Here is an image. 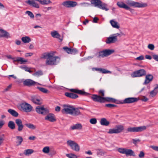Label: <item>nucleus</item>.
I'll return each mask as SVG.
<instances>
[{
  "label": "nucleus",
  "mask_w": 158,
  "mask_h": 158,
  "mask_svg": "<svg viewBox=\"0 0 158 158\" xmlns=\"http://www.w3.org/2000/svg\"><path fill=\"white\" fill-rule=\"evenodd\" d=\"M50 155H54L56 153V152L55 150L51 149L50 151Z\"/></svg>",
  "instance_id": "052dcab7"
},
{
  "label": "nucleus",
  "mask_w": 158,
  "mask_h": 158,
  "mask_svg": "<svg viewBox=\"0 0 158 158\" xmlns=\"http://www.w3.org/2000/svg\"><path fill=\"white\" fill-rule=\"evenodd\" d=\"M16 137L18 140V141L17 142V143H18V145H20L23 141L22 137L20 136H17Z\"/></svg>",
  "instance_id": "37998d69"
},
{
  "label": "nucleus",
  "mask_w": 158,
  "mask_h": 158,
  "mask_svg": "<svg viewBox=\"0 0 158 158\" xmlns=\"http://www.w3.org/2000/svg\"><path fill=\"white\" fill-rule=\"evenodd\" d=\"M64 95L68 97L73 99L77 98L78 97L77 95L71 93L66 92Z\"/></svg>",
  "instance_id": "a878e982"
},
{
  "label": "nucleus",
  "mask_w": 158,
  "mask_h": 158,
  "mask_svg": "<svg viewBox=\"0 0 158 158\" xmlns=\"http://www.w3.org/2000/svg\"><path fill=\"white\" fill-rule=\"evenodd\" d=\"M140 99L139 98H128L124 99L123 102L119 101V102H117V104H124L126 103H131L137 102Z\"/></svg>",
  "instance_id": "9d476101"
},
{
  "label": "nucleus",
  "mask_w": 158,
  "mask_h": 158,
  "mask_svg": "<svg viewBox=\"0 0 158 158\" xmlns=\"http://www.w3.org/2000/svg\"><path fill=\"white\" fill-rule=\"evenodd\" d=\"M126 3L129 6L135 7L142 8L146 7L147 6V4L146 3H139L130 0H127Z\"/></svg>",
  "instance_id": "20e7f679"
},
{
  "label": "nucleus",
  "mask_w": 158,
  "mask_h": 158,
  "mask_svg": "<svg viewBox=\"0 0 158 158\" xmlns=\"http://www.w3.org/2000/svg\"><path fill=\"white\" fill-rule=\"evenodd\" d=\"M23 83L24 85L25 86L30 87L35 85L37 83V82L33 81L31 79H27L23 81ZM37 84L40 85V84L38 83H37Z\"/></svg>",
  "instance_id": "f3484780"
},
{
  "label": "nucleus",
  "mask_w": 158,
  "mask_h": 158,
  "mask_svg": "<svg viewBox=\"0 0 158 158\" xmlns=\"http://www.w3.org/2000/svg\"><path fill=\"white\" fill-rule=\"evenodd\" d=\"M19 67L20 68L26 71H27L29 69V68L25 66H21Z\"/></svg>",
  "instance_id": "bf43d9fd"
},
{
  "label": "nucleus",
  "mask_w": 158,
  "mask_h": 158,
  "mask_svg": "<svg viewBox=\"0 0 158 158\" xmlns=\"http://www.w3.org/2000/svg\"><path fill=\"white\" fill-rule=\"evenodd\" d=\"M98 95L101 97H104L105 96V91L104 90H100L98 91Z\"/></svg>",
  "instance_id": "864d4df0"
},
{
  "label": "nucleus",
  "mask_w": 158,
  "mask_h": 158,
  "mask_svg": "<svg viewBox=\"0 0 158 158\" xmlns=\"http://www.w3.org/2000/svg\"><path fill=\"white\" fill-rule=\"evenodd\" d=\"M63 49L68 54L70 53L71 51V48H68L67 47H65L63 48Z\"/></svg>",
  "instance_id": "603ef678"
},
{
  "label": "nucleus",
  "mask_w": 158,
  "mask_h": 158,
  "mask_svg": "<svg viewBox=\"0 0 158 158\" xmlns=\"http://www.w3.org/2000/svg\"><path fill=\"white\" fill-rule=\"evenodd\" d=\"M132 143L133 144H134L135 145H136L137 143L139 142H140V139H132Z\"/></svg>",
  "instance_id": "4d7b16f0"
},
{
  "label": "nucleus",
  "mask_w": 158,
  "mask_h": 158,
  "mask_svg": "<svg viewBox=\"0 0 158 158\" xmlns=\"http://www.w3.org/2000/svg\"><path fill=\"white\" fill-rule=\"evenodd\" d=\"M77 94L82 95H88L89 94L85 92L84 91H82V90L78 89L77 92Z\"/></svg>",
  "instance_id": "79ce46f5"
},
{
  "label": "nucleus",
  "mask_w": 158,
  "mask_h": 158,
  "mask_svg": "<svg viewBox=\"0 0 158 158\" xmlns=\"http://www.w3.org/2000/svg\"><path fill=\"white\" fill-rule=\"evenodd\" d=\"M5 123V121L3 120H0V129L2 127Z\"/></svg>",
  "instance_id": "e2e57ef3"
},
{
  "label": "nucleus",
  "mask_w": 158,
  "mask_h": 158,
  "mask_svg": "<svg viewBox=\"0 0 158 158\" xmlns=\"http://www.w3.org/2000/svg\"><path fill=\"white\" fill-rule=\"evenodd\" d=\"M117 5L119 7L123 8L125 9L126 10H129L130 11L131 13H133L134 12V9L130 8L129 6L124 3L123 2H118L117 3Z\"/></svg>",
  "instance_id": "dca6fc26"
},
{
  "label": "nucleus",
  "mask_w": 158,
  "mask_h": 158,
  "mask_svg": "<svg viewBox=\"0 0 158 158\" xmlns=\"http://www.w3.org/2000/svg\"><path fill=\"white\" fill-rule=\"evenodd\" d=\"M42 151L43 152L45 153H48L50 152V150L49 147H45L43 149Z\"/></svg>",
  "instance_id": "c03bdc74"
},
{
  "label": "nucleus",
  "mask_w": 158,
  "mask_h": 158,
  "mask_svg": "<svg viewBox=\"0 0 158 158\" xmlns=\"http://www.w3.org/2000/svg\"><path fill=\"white\" fill-rule=\"evenodd\" d=\"M82 125L80 123H77L71 127V128L73 130L75 129L81 130L82 129Z\"/></svg>",
  "instance_id": "2f4dec72"
},
{
  "label": "nucleus",
  "mask_w": 158,
  "mask_h": 158,
  "mask_svg": "<svg viewBox=\"0 0 158 158\" xmlns=\"http://www.w3.org/2000/svg\"><path fill=\"white\" fill-rule=\"evenodd\" d=\"M90 122L92 124H95L97 122V119L95 118H91L90 120Z\"/></svg>",
  "instance_id": "6e6d98bb"
},
{
  "label": "nucleus",
  "mask_w": 158,
  "mask_h": 158,
  "mask_svg": "<svg viewBox=\"0 0 158 158\" xmlns=\"http://www.w3.org/2000/svg\"><path fill=\"white\" fill-rule=\"evenodd\" d=\"M146 127L145 126L139 127H129L127 129L126 133L128 132H141L146 130Z\"/></svg>",
  "instance_id": "423d86ee"
},
{
  "label": "nucleus",
  "mask_w": 158,
  "mask_h": 158,
  "mask_svg": "<svg viewBox=\"0 0 158 158\" xmlns=\"http://www.w3.org/2000/svg\"><path fill=\"white\" fill-rule=\"evenodd\" d=\"M108 133L109 134H118L116 129H110L108 132Z\"/></svg>",
  "instance_id": "09e8293b"
},
{
  "label": "nucleus",
  "mask_w": 158,
  "mask_h": 158,
  "mask_svg": "<svg viewBox=\"0 0 158 158\" xmlns=\"http://www.w3.org/2000/svg\"><path fill=\"white\" fill-rule=\"evenodd\" d=\"M13 60V62L15 64H17L15 63L16 62H18L21 64H26L27 62V60L21 57H18L15 58H11Z\"/></svg>",
  "instance_id": "4468645a"
},
{
  "label": "nucleus",
  "mask_w": 158,
  "mask_h": 158,
  "mask_svg": "<svg viewBox=\"0 0 158 158\" xmlns=\"http://www.w3.org/2000/svg\"><path fill=\"white\" fill-rule=\"evenodd\" d=\"M8 126L11 129L13 130L15 128V124L13 121H10L8 123Z\"/></svg>",
  "instance_id": "e433bc0d"
},
{
  "label": "nucleus",
  "mask_w": 158,
  "mask_h": 158,
  "mask_svg": "<svg viewBox=\"0 0 158 158\" xmlns=\"http://www.w3.org/2000/svg\"><path fill=\"white\" fill-rule=\"evenodd\" d=\"M136 59L138 60H142L144 59V56L143 55H141L137 57Z\"/></svg>",
  "instance_id": "338daca9"
},
{
  "label": "nucleus",
  "mask_w": 158,
  "mask_h": 158,
  "mask_svg": "<svg viewBox=\"0 0 158 158\" xmlns=\"http://www.w3.org/2000/svg\"><path fill=\"white\" fill-rule=\"evenodd\" d=\"M94 69L96 71H98L99 73H111V72L107 70H106L102 68H95Z\"/></svg>",
  "instance_id": "cd10ccee"
},
{
  "label": "nucleus",
  "mask_w": 158,
  "mask_h": 158,
  "mask_svg": "<svg viewBox=\"0 0 158 158\" xmlns=\"http://www.w3.org/2000/svg\"><path fill=\"white\" fill-rule=\"evenodd\" d=\"M64 108L62 110L63 113L69 114L71 115L73 107L72 106L67 105H64Z\"/></svg>",
  "instance_id": "9b49d317"
},
{
  "label": "nucleus",
  "mask_w": 158,
  "mask_h": 158,
  "mask_svg": "<svg viewBox=\"0 0 158 158\" xmlns=\"http://www.w3.org/2000/svg\"><path fill=\"white\" fill-rule=\"evenodd\" d=\"M156 86L154 88V89L150 92V95L152 97L155 96L158 93V85H156Z\"/></svg>",
  "instance_id": "c756f323"
},
{
  "label": "nucleus",
  "mask_w": 158,
  "mask_h": 158,
  "mask_svg": "<svg viewBox=\"0 0 158 158\" xmlns=\"http://www.w3.org/2000/svg\"><path fill=\"white\" fill-rule=\"evenodd\" d=\"M82 114V113L77 108L73 107L71 115L74 116H77Z\"/></svg>",
  "instance_id": "b1692460"
},
{
  "label": "nucleus",
  "mask_w": 158,
  "mask_h": 158,
  "mask_svg": "<svg viewBox=\"0 0 158 158\" xmlns=\"http://www.w3.org/2000/svg\"><path fill=\"white\" fill-rule=\"evenodd\" d=\"M31 101L37 105H41L42 102L40 99L36 96H32L31 97Z\"/></svg>",
  "instance_id": "bb28decb"
},
{
  "label": "nucleus",
  "mask_w": 158,
  "mask_h": 158,
  "mask_svg": "<svg viewBox=\"0 0 158 158\" xmlns=\"http://www.w3.org/2000/svg\"><path fill=\"white\" fill-rule=\"evenodd\" d=\"M90 2L91 4L95 7H97L106 11L109 10V9L106 7L107 5L105 3H102L100 0H91Z\"/></svg>",
  "instance_id": "f03ea898"
},
{
  "label": "nucleus",
  "mask_w": 158,
  "mask_h": 158,
  "mask_svg": "<svg viewBox=\"0 0 158 158\" xmlns=\"http://www.w3.org/2000/svg\"><path fill=\"white\" fill-rule=\"evenodd\" d=\"M33 75L39 76L43 75V73L42 70H39L35 72Z\"/></svg>",
  "instance_id": "de8ad7c7"
},
{
  "label": "nucleus",
  "mask_w": 158,
  "mask_h": 158,
  "mask_svg": "<svg viewBox=\"0 0 158 158\" xmlns=\"http://www.w3.org/2000/svg\"><path fill=\"white\" fill-rule=\"evenodd\" d=\"M36 88L40 91L43 93L45 94H48L49 93V92L48 90L45 88L41 87L39 86H37Z\"/></svg>",
  "instance_id": "58836bf2"
},
{
  "label": "nucleus",
  "mask_w": 158,
  "mask_h": 158,
  "mask_svg": "<svg viewBox=\"0 0 158 158\" xmlns=\"http://www.w3.org/2000/svg\"><path fill=\"white\" fill-rule=\"evenodd\" d=\"M62 4L66 8H70L76 6L77 5V3L75 1H67L63 2Z\"/></svg>",
  "instance_id": "f8f14e48"
},
{
  "label": "nucleus",
  "mask_w": 158,
  "mask_h": 158,
  "mask_svg": "<svg viewBox=\"0 0 158 158\" xmlns=\"http://www.w3.org/2000/svg\"><path fill=\"white\" fill-rule=\"evenodd\" d=\"M116 130L118 133H120L124 129V126L120 125L116 126Z\"/></svg>",
  "instance_id": "c9c22d12"
},
{
  "label": "nucleus",
  "mask_w": 158,
  "mask_h": 158,
  "mask_svg": "<svg viewBox=\"0 0 158 158\" xmlns=\"http://www.w3.org/2000/svg\"><path fill=\"white\" fill-rule=\"evenodd\" d=\"M105 153V152L103 151L101 149H98L97 152V155L101 156L104 155Z\"/></svg>",
  "instance_id": "49530a36"
},
{
  "label": "nucleus",
  "mask_w": 158,
  "mask_h": 158,
  "mask_svg": "<svg viewBox=\"0 0 158 158\" xmlns=\"http://www.w3.org/2000/svg\"><path fill=\"white\" fill-rule=\"evenodd\" d=\"M26 2L29 5L33 7H34L35 8H39L40 7L38 4L34 1L28 0L26 1Z\"/></svg>",
  "instance_id": "c85d7f7f"
},
{
  "label": "nucleus",
  "mask_w": 158,
  "mask_h": 158,
  "mask_svg": "<svg viewBox=\"0 0 158 158\" xmlns=\"http://www.w3.org/2000/svg\"><path fill=\"white\" fill-rule=\"evenodd\" d=\"M145 76V80L143 83L144 85H146L152 81L153 79V77L152 74H146Z\"/></svg>",
  "instance_id": "aec40b11"
},
{
  "label": "nucleus",
  "mask_w": 158,
  "mask_h": 158,
  "mask_svg": "<svg viewBox=\"0 0 158 158\" xmlns=\"http://www.w3.org/2000/svg\"><path fill=\"white\" fill-rule=\"evenodd\" d=\"M144 153L143 151H141L139 155V156L140 158H142L144 157Z\"/></svg>",
  "instance_id": "680f3d73"
},
{
  "label": "nucleus",
  "mask_w": 158,
  "mask_h": 158,
  "mask_svg": "<svg viewBox=\"0 0 158 158\" xmlns=\"http://www.w3.org/2000/svg\"><path fill=\"white\" fill-rule=\"evenodd\" d=\"M148 48L151 50H153L154 49L155 47L154 45L152 44H149L148 46Z\"/></svg>",
  "instance_id": "13d9d810"
},
{
  "label": "nucleus",
  "mask_w": 158,
  "mask_h": 158,
  "mask_svg": "<svg viewBox=\"0 0 158 158\" xmlns=\"http://www.w3.org/2000/svg\"><path fill=\"white\" fill-rule=\"evenodd\" d=\"M18 108L21 110L26 112H31L32 109V106L29 104L24 102L19 104L18 105Z\"/></svg>",
  "instance_id": "7ed1b4c3"
},
{
  "label": "nucleus",
  "mask_w": 158,
  "mask_h": 158,
  "mask_svg": "<svg viewBox=\"0 0 158 158\" xmlns=\"http://www.w3.org/2000/svg\"><path fill=\"white\" fill-rule=\"evenodd\" d=\"M100 123L102 125L107 126L110 124V122L107 121L105 118H103L101 119L100 121Z\"/></svg>",
  "instance_id": "7c9ffc66"
},
{
  "label": "nucleus",
  "mask_w": 158,
  "mask_h": 158,
  "mask_svg": "<svg viewBox=\"0 0 158 158\" xmlns=\"http://www.w3.org/2000/svg\"><path fill=\"white\" fill-rule=\"evenodd\" d=\"M26 14H27L28 15L31 19H33L34 18V16L32 13L29 11H27L25 12Z\"/></svg>",
  "instance_id": "a18cd8bd"
},
{
  "label": "nucleus",
  "mask_w": 158,
  "mask_h": 158,
  "mask_svg": "<svg viewBox=\"0 0 158 158\" xmlns=\"http://www.w3.org/2000/svg\"><path fill=\"white\" fill-rule=\"evenodd\" d=\"M15 122L18 127V131L19 132L22 131L24 125L23 124L21 120L19 119H16Z\"/></svg>",
  "instance_id": "6ab92c4d"
},
{
  "label": "nucleus",
  "mask_w": 158,
  "mask_h": 158,
  "mask_svg": "<svg viewBox=\"0 0 158 158\" xmlns=\"http://www.w3.org/2000/svg\"><path fill=\"white\" fill-rule=\"evenodd\" d=\"M0 38L8 39L11 38V36L9 32L2 29H0Z\"/></svg>",
  "instance_id": "a211bd4d"
},
{
  "label": "nucleus",
  "mask_w": 158,
  "mask_h": 158,
  "mask_svg": "<svg viewBox=\"0 0 158 158\" xmlns=\"http://www.w3.org/2000/svg\"><path fill=\"white\" fill-rule=\"evenodd\" d=\"M146 74V71L144 69H140L135 71L131 74L132 77H139L145 76Z\"/></svg>",
  "instance_id": "1a4fd4ad"
},
{
  "label": "nucleus",
  "mask_w": 158,
  "mask_h": 158,
  "mask_svg": "<svg viewBox=\"0 0 158 158\" xmlns=\"http://www.w3.org/2000/svg\"><path fill=\"white\" fill-rule=\"evenodd\" d=\"M78 52V51L77 49L75 48H71V51L70 52V54H75Z\"/></svg>",
  "instance_id": "5fc2aeb1"
},
{
  "label": "nucleus",
  "mask_w": 158,
  "mask_h": 158,
  "mask_svg": "<svg viewBox=\"0 0 158 158\" xmlns=\"http://www.w3.org/2000/svg\"><path fill=\"white\" fill-rule=\"evenodd\" d=\"M22 41L24 43H28L31 41V38L28 36L22 37L21 38Z\"/></svg>",
  "instance_id": "4c0bfd02"
},
{
  "label": "nucleus",
  "mask_w": 158,
  "mask_h": 158,
  "mask_svg": "<svg viewBox=\"0 0 158 158\" xmlns=\"http://www.w3.org/2000/svg\"><path fill=\"white\" fill-rule=\"evenodd\" d=\"M123 34L121 32L120 33H116L113 35V36H116V38H117V37L119 36L121 37L123 35Z\"/></svg>",
  "instance_id": "69168bd1"
},
{
  "label": "nucleus",
  "mask_w": 158,
  "mask_h": 158,
  "mask_svg": "<svg viewBox=\"0 0 158 158\" xmlns=\"http://www.w3.org/2000/svg\"><path fill=\"white\" fill-rule=\"evenodd\" d=\"M24 125L28 128L31 130H35L36 128V126L32 123H26L24 124Z\"/></svg>",
  "instance_id": "f704fd0d"
},
{
  "label": "nucleus",
  "mask_w": 158,
  "mask_h": 158,
  "mask_svg": "<svg viewBox=\"0 0 158 158\" xmlns=\"http://www.w3.org/2000/svg\"><path fill=\"white\" fill-rule=\"evenodd\" d=\"M41 58L47 59L45 64L46 65H53L57 64L60 60L58 56H53V54L48 52L42 55Z\"/></svg>",
  "instance_id": "f257e3e1"
},
{
  "label": "nucleus",
  "mask_w": 158,
  "mask_h": 158,
  "mask_svg": "<svg viewBox=\"0 0 158 158\" xmlns=\"http://www.w3.org/2000/svg\"><path fill=\"white\" fill-rule=\"evenodd\" d=\"M103 97H101L100 95L93 94L92 95L91 98L95 102L103 103Z\"/></svg>",
  "instance_id": "2eb2a0df"
},
{
  "label": "nucleus",
  "mask_w": 158,
  "mask_h": 158,
  "mask_svg": "<svg viewBox=\"0 0 158 158\" xmlns=\"http://www.w3.org/2000/svg\"><path fill=\"white\" fill-rule=\"evenodd\" d=\"M105 106L110 108H113L117 107V106L114 104H106L105 105Z\"/></svg>",
  "instance_id": "3c124183"
},
{
  "label": "nucleus",
  "mask_w": 158,
  "mask_h": 158,
  "mask_svg": "<svg viewBox=\"0 0 158 158\" xmlns=\"http://www.w3.org/2000/svg\"><path fill=\"white\" fill-rule=\"evenodd\" d=\"M51 36L53 38H57L60 40V41L61 42L63 40L62 37L56 31H54L51 32Z\"/></svg>",
  "instance_id": "4be33fe9"
},
{
  "label": "nucleus",
  "mask_w": 158,
  "mask_h": 158,
  "mask_svg": "<svg viewBox=\"0 0 158 158\" xmlns=\"http://www.w3.org/2000/svg\"><path fill=\"white\" fill-rule=\"evenodd\" d=\"M118 151L121 153L125 154L126 156H135V155L134 152L131 149L126 148H119L118 149Z\"/></svg>",
  "instance_id": "39448f33"
},
{
  "label": "nucleus",
  "mask_w": 158,
  "mask_h": 158,
  "mask_svg": "<svg viewBox=\"0 0 158 158\" xmlns=\"http://www.w3.org/2000/svg\"><path fill=\"white\" fill-rule=\"evenodd\" d=\"M8 112L11 115L15 117H17L19 115V114L17 112L14 110L9 109L8 110Z\"/></svg>",
  "instance_id": "473e14b6"
},
{
  "label": "nucleus",
  "mask_w": 158,
  "mask_h": 158,
  "mask_svg": "<svg viewBox=\"0 0 158 158\" xmlns=\"http://www.w3.org/2000/svg\"><path fill=\"white\" fill-rule=\"evenodd\" d=\"M34 152V150L31 149H28L25 150L24 152V154L25 155H29Z\"/></svg>",
  "instance_id": "ea45409f"
},
{
  "label": "nucleus",
  "mask_w": 158,
  "mask_h": 158,
  "mask_svg": "<svg viewBox=\"0 0 158 158\" xmlns=\"http://www.w3.org/2000/svg\"><path fill=\"white\" fill-rule=\"evenodd\" d=\"M152 57L154 60L158 61V55H154L152 56Z\"/></svg>",
  "instance_id": "774afa93"
},
{
  "label": "nucleus",
  "mask_w": 158,
  "mask_h": 158,
  "mask_svg": "<svg viewBox=\"0 0 158 158\" xmlns=\"http://www.w3.org/2000/svg\"><path fill=\"white\" fill-rule=\"evenodd\" d=\"M52 3L51 1L50 0H44L41 1L40 3L43 5H48L49 3Z\"/></svg>",
  "instance_id": "a19ab883"
},
{
  "label": "nucleus",
  "mask_w": 158,
  "mask_h": 158,
  "mask_svg": "<svg viewBox=\"0 0 158 158\" xmlns=\"http://www.w3.org/2000/svg\"><path fill=\"white\" fill-rule=\"evenodd\" d=\"M114 52L113 50L105 49L102 51L99 52L98 53V56L97 57L98 58L101 57L103 58L107 56Z\"/></svg>",
  "instance_id": "6e6552de"
},
{
  "label": "nucleus",
  "mask_w": 158,
  "mask_h": 158,
  "mask_svg": "<svg viewBox=\"0 0 158 158\" xmlns=\"http://www.w3.org/2000/svg\"><path fill=\"white\" fill-rule=\"evenodd\" d=\"M35 110L38 113L44 115H46L49 112L48 110L47 109L44 108L43 106H37Z\"/></svg>",
  "instance_id": "ddd939ff"
},
{
  "label": "nucleus",
  "mask_w": 158,
  "mask_h": 158,
  "mask_svg": "<svg viewBox=\"0 0 158 158\" xmlns=\"http://www.w3.org/2000/svg\"><path fill=\"white\" fill-rule=\"evenodd\" d=\"M45 119L46 120L52 122H55L56 120L54 114L52 113H50L48 114V115L45 117Z\"/></svg>",
  "instance_id": "412c9836"
},
{
  "label": "nucleus",
  "mask_w": 158,
  "mask_h": 158,
  "mask_svg": "<svg viewBox=\"0 0 158 158\" xmlns=\"http://www.w3.org/2000/svg\"><path fill=\"white\" fill-rule=\"evenodd\" d=\"M67 144L71 148L75 151L78 152L80 149L79 145L74 141L71 140H68L67 142Z\"/></svg>",
  "instance_id": "0eeeda50"
},
{
  "label": "nucleus",
  "mask_w": 158,
  "mask_h": 158,
  "mask_svg": "<svg viewBox=\"0 0 158 158\" xmlns=\"http://www.w3.org/2000/svg\"><path fill=\"white\" fill-rule=\"evenodd\" d=\"M117 41V39L116 38V36H113L108 38L106 42L107 44H110L111 43H114Z\"/></svg>",
  "instance_id": "393cba45"
},
{
  "label": "nucleus",
  "mask_w": 158,
  "mask_h": 158,
  "mask_svg": "<svg viewBox=\"0 0 158 158\" xmlns=\"http://www.w3.org/2000/svg\"><path fill=\"white\" fill-rule=\"evenodd\" d=\"M66 155L69 158H77V156L73 154H67Z\"/></svg>",
  "instance_id": "8fccbe9b"
},
{
  "label": "nucleus",
  "mask_w": 158,
  "mask_h": 158,
  "mask_svg": "<svg viewBox=\"0 0 158 158\" xmlns=\"http://www.w3.org/2000/svg\"><path fill=\"white\" fill-rule=\"evenodd\" d=\"M110 23L112 26L114 28L117 29L119 28V26L118 24V23L114 21L113 20H112L110 21Z\"/></svg>",
  "instance_id": "72a5a7b5"
},
{
  "label": "nucleus",
  "mask_w": 158,
  "mask_h": 158,
  "mask_svg": "<svg viewBox=\"0 0 158 158\" xmlns=\"http://www.w3.org/2000/svg\"><path fill=\"white\" fill-rule=\"evenodd\" d=\"M151 148L155 151H158V146H152Z\"/></svg>",
  "instance_id": "0e129e2a"
},
{
  "label": "nucleus",
  "mask_w": 158,
  "mask_h": 158,
  "mask_svg": "<svg viewBox=\"0 0 158 158\" xmlns=\"http://www.w3.org/2000/svg\"><path fill=\"white\" fill-rule=\"evenodd\" d=\"M103 102V103H105L106 102L116 103H117V102H119V101H117V100L116 99L112 98L109 97H104Z\"/></svg>",
  "instance_id": "5701e85b"
}]
</instances>
